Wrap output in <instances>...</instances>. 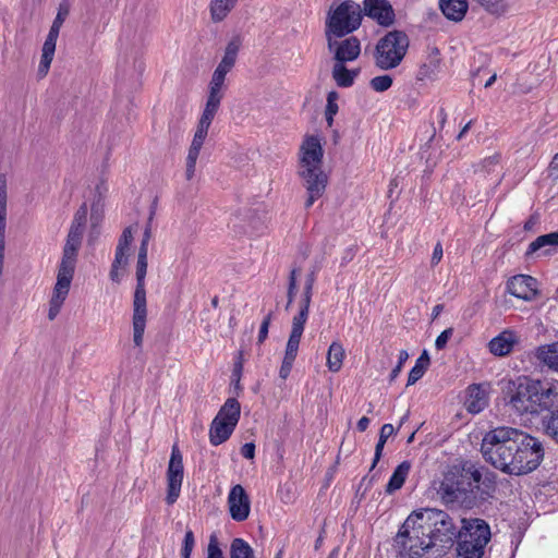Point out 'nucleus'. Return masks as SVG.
<instances>
[{
	"label": "nucleus",
	"mask_w": 558,
	"mask_h": 558,
	"mask_svg": "<svg viewBox=\"0 0 558 558\" xmlns=\"http://www.w3.org/2000/svg\"><path fill=\"white\" fill-rule=\"evenodd\" d=\"M481 451L484 459L496 469L514 475L535 471L545 456L544 445L538 438L508 426L487 432Z\"/></svg>",
	"instance_id": "nucleus-1"
},
{
	"label": "nucleus",
	"mask_w": 558,
	"mask_h": 558,
	"mask_svg": "<svg viewBox=\"0 0 558 558\" xmlns=\"http://www.w3.org/2000/svg\"><path fill=\"white\" fill-rule=\"evenodd\" d=\"M495 490V475L486 474L483 477L475 464L465 460L447 469L437 495L447 507L471 510L493 498Z\"/></svg>",
	"instance_id": "nucleus-2"
},
{
	"label": "nucleus",
	"mask_w": 558,
	"mask_h": 558,
	"mask_svg": "<svg viewBox=\"0 0 558 558\" xmlns=\"http://www.w3.org/2000/svg\"><path fill=\"white\" fill-rule=\"evenodd\" d=\"M490 537V526L484 519L463 518L458 532L457 557L482 558Z\"/></svg>",
	"instance_id": "nucleus-3"
},
{
	"label": "nucleus",
	"mask_w": 558,
	"mask_h": 558,
	"mask_svg": "<svg viewBox=\"0 0 558 558\" xmlns=\"http://www.w3.org/2000/svg\"><path fill=\"white\" fill-rule=\"evenodd\" d=\"M363 23L361 4L354 0L332 3L325 19V35L349 36L357 31Z\"/></svg>",
	"instance_id": "nucleus-4"
},
{
	"label": "nucleus",
	"mask_w": 558,
	"mask_h": 558,
	"mask_svg": "<svg viewBox=\"0 0 558 558\" xmlns=\"http://www.w3.org/2000/svg\"><path fill=\"white\" fill-rule=\"evenodd\" d=\"M147 274V252L138 250L136 263V287L133 298V342L135 347H142L147 319V300L145 290V277Z\"/></svg>",
	"instance_id": "nucleus-5"
},
{
	"label": "nucleus",
	"mask_w": 558,
	"mask_h": 558,
	"mask_svg": "<svg viewBox=\"0 0 558 558\" xmlns=\"http://www.w3.org/2000/svg\"><path fill=\"white\" fill-rule=\"evenodd\" d=\"M410 46L405 32L393 29L381 37L375 47V65L387 71L397 68L404 59Z\"/></svg>",
	"instance_id": "nucleus-6"
},
{
	"label": "nucleus",
	"mask_w": 558,
	"mask_h": 558,
	"mask_svg": "<svg viewBox=\"0 0 558 558\" xmlns=\"http://www.w3.org/2000/svg\"><path fill=\"white\" fill-rule=\"evenodd\" d=\"M537 379L526 376L509 380L504 389L505 400L517 412L524 414L536 412Z\"/></svg>",
	"instance_id": "nucleus-7"
},
{
	"label": "nucleus",
	"mask_w": 558,
	"mask_h": 558,
	"mask_svg": "<svg viewBox=\"0 0 558 558\" xmlns=\"http://www.w3.org/2000/svg\"><path fill=\"white\" fill-rule=\"evenodd\" d=\"M69 14L70 3L68 0H63L59 3L57 15L52 22V25L50 26L49 33L43 46L41 59L38 66V75L40 77L46 76L50 69L60 29Z\"/></svg>",
	"instance_id": "nucleus-8"
},
{
	"label": "nucleus",
	"mask_w": 558,
	"mask_h": 558,
	"mask_svg": "<svg viewBox=\"0 0 558 558\" xmlns=\"http://www.w3.org/2000/svg\"><path fill=\"white\" fill-rule=\"evenodd\" d=\"M536 412L539 415V424L549 420L551 414L558 411V380H538L536 393Z\"/></svg>",
	"instance_id": "nucleus-9"
},
{
	"label": "nucleus",
	"mask_w": 558,
	"mask_h": 558,
	"mask_svg": "<svg viewBox=\"0 0 558 558\" xmlns=\"http://www.w3.org/2000/svg\"><path fill=\"white\" fill-rule=\"evenodd\" d=\"M167 505H173L180 497L184 476L183 457L177 444L172 446L167 469Z\"/></svg>",
	"instance_id": "nucleus-10"
},
{
	"label": "nucleus",
	"mask_w": 558,
	"mask_h": 558,
	"mask_svg": "<svg viewBox=\"0 0 558 558\" xmlns=\"http://www.w3.org/2000/svg\"><path fill=\"white\" fill-rule=\"evenodd\" d=\"M298 175L302 180V185L307 193L304 207L308 209L324 195L328 184V175L322 167L298 169Z\"/></svg>",
	"instance_id": "nucleus-11"
},
{
	"label": "nucleus",
	"mask_w": 558,
	"mask_h": 558,
	"mask_svg": "<svg viewBox=\"0 0 558 558\" xmlns=\"http://www.w3.org/2000/svg\"><path fill=\"white\" fill-rule=\"evenodd\" d=\"M327 48L336 62L347 63L356 60L361 53V41L356 36L325 35Z\"/></svg>",
	"instance_id": "nucleus-12"
},
{
	"label": "nucleus",
	"mask_w": 558,
	"mask_h": 558,
	"mask_svg": "<svg viewBox=\"0 0 558 558\" xmlns=\"http://www.w3.org/2000/svg\"><path fill=\"white\" fill-rule=\"evenodd\" d=\"M83 235L82 233L69 230L57 276L73 279Z\"/></svg>",
	"instance_id": "nucleus-13"
},
{
	"label": "nucleus",
	"mask_w": 558,
	"mask_h": 558,
	"mask_svg": "<svg viewBox=\"0 0 558 558\" xmlns=\"http://www.w3.org/2000/svg\"><path fill=\"white\" fill-rule=\"evenodd\" d=\"M361 11L363 17L373 20L381 27L388 28L396 23V12L389 0H363Z\"/></svg>",
	"instance_id": "nucleus-14"
},
{
	"label": "nucleus",
	"mask_w": 558,
	"mask_h": 558,
	"mask_svg": "<svg viewBox=\"0 0 558 558\" xmlns=\"http://www.w3.org/2000/svg\"><path fill=\"white\" fill-rule=\"evenodd\" d=\"M324 149L320 140L315 135H307L300 146L298 169L319 168L323 165Z\"/></svg>",
	"instance_id": "nucleus-15"
},
{
	"label": "nucleus",
	"mask_w": 558,
	"mask_h": 558,
	"mask_svg": "<svg viewBox=\"0 0 558 558\" xmlns=\"http://www.w3.org/2000/svg\"><path fill=\"white\" fill-rule=\"evenodd\" d=\"M228 506L231 518L236 522L246 520L251 511V501L244 487L240 484L231 487L228 496Z\"/></svg>",
	"instance_id": "nucleus-16"
},
{
	"label": "nucleus",
	"mask_w": 558,
	"mask_h": 558,
	"mask_svg": "<svg viewBox=\"0 0 558 558\" xmlns=\"http://www.w3.org/2000/svg\"><path fill=\"white\" fill-rule=\"evenodd\" d=\"M537 280L529 275H517L507 281V291L521 300L531 301L537 295Z\"/></svg>",
	"instance_id": "nucleus-17"
},
{
	"label": "nucleus",
	"mask_w": 558,
	"mask_h": 558,
	"mask_svg": "<svg viewBox=\"0 0 558 558\" xmlns=\"http://www.w3.org/2000/svg\"><path fill=\"white\" fill-rule=\"evenodd\" d=\"M556 247H558V231L542 234L530 243L525 252V258L529 259L536 253H538V256L553 255Z\"/></svg>",
	"instance_id": "nucleus-18"
},
{
	"label": "nucleus",
	"mask_w": 558,
	"mask_h": 558,
	"mask_svg": "<svg viewBox=\"0 0 558 558\" xmlns=\"http://www.w3.org/2000/svg\"><path fill=\"white\" fill-rule=\"evenodd\" d=\"M71 282V279L57 276V282L49 302L48 318L50 320H53L59 314L61 306L69 294Z\"/></svg>",
	"instance_id": "nucleus-19"
},
{
	"label": "nucleus",
	"mask_w": 558,
	"mask_h": 558,
	"mask_svg": "<svg viewBox=\"0 0 558 558\" xmlns=\"http://www.w3.org/2000/svg\"><path fill=\"white\" fill-rule=\"evenodd\" d=\"M466 409L477 414L488 405L487 391L482 384H472L466 389Z\"/></svg>",
	"instance_id": "nucleus-20"
},
{
	"label": "nucleus",
	"mask_w": 558,
	"mask_h": 558,
	"mask_svg": "<svg viewBox=\"0 0 558 558\" xmlns=\"http://www.w3.org/2000/svg\"><path fill=\"white\" fill-rule=\"evenodd\" d=\"M515 343L517 339L514 332L505 330L489 341L488 348L492 354L506 356L511 353Z\"/></svg>",
	"instance_id": "nucleus-21"
},
{
	"label": "nucleus",
	"mask_w": 558,
	"mask_h": 558,
	"mask_svg": "<svg viewBox=\"0 0 558 558\" xmlns=\"http://www.w3.org/2000/svg\"><path fill=\"white\" fill-rule=\"evenodd\" d=\"M235 425L220 420V417H216L213 420L209 428V441L213 446H219L227 441L233 430L235 429Z\"/></svg>",
	"instance_id": "nucleus-22"
},
{
	"label": "nucleus",
	"mask_w": 558,
	"mask_h": 558,
	"mask_svg": "<svg viewBox=\"0 0 558 558\" xmlns=\"http://www.w3.org/2000/svg\"><path fill=\"white\" fill-rule=\"evenodd\" d=\"M439 9L450 21L461 22L469 9L468 0H439Z\"/></svg>",
	"instance_id": "nucleus-23"
},
{
	"label": "nucleus",
	"mask_w": 558,
	"mask_h": 558,
	"mask_svg": "<svg viewBox=\"0 0 558 558\" xmlns=\"http://www.w3.org/2000/svg\"><path fill=\"white\" fill-rule=\"evenodd\" d=\"M535 357L542 365L558 374V341L539 345Z\"/></svg>",
	"instance_id": "nucleus-24"
},
{
	"label": "nucleus",
	"mask_w": 558,
	"mask_h": 558,
	"mask_svg": "<svg viewBox=\"0 0 558 558\" xmlns=\"http://www.w3.org/2000/svg\"><path fill=\"white\" fill-rule=\"evenodd\" d=\"M360 72V68L348 69L345 63L335 62L331 74L332 78L339 87L348 88L354 84V81L359 76Z\"/></svg>",
	"instance_id": "nucleus-25"
},
{
	"label": "nucleus",
	"mask_w": 558,
	"mask_h": 558,
	"mask_svg": "<svg viewBox=\"0 0 558 558\" xmlns=\"http://www.w3.org/2000/svg\"><path fill=\"white\" fill-rule=\"evenodd\" d=\"M410 470L411 462L408 460H404L400 464H398L386 485V494L391 495L396 490H399L403 486Z\"/></svg>",
	"instance_id": "nucleus-26"
},
{
	"label": "nucleus",
	"mask_w": 558,
	"mask_h": 558,
	"mask_svg": "<svg viewBox=\"0 0 558 558\" xmlns=\"http://www.w3.org/2000/svg\"><path fill=\"white\" fill-rule=\"evenodd\" d=\"M239 0H210L209 12L214 23L222 22L235 8Z\"/></svg>",
	"instance_id": "nucleus-27"
},
{
	"label": "nucleus",
	"mask_w": 558,
	"mask_h": 558,
	"mask_svg": "<svg viewBox=\"0 0 558 558\" xmlns=\"http://www.w3.org/2000/svg\"><path fill=\"white\" fill-rule=\"evenodd\" d=\"M216 417H220V420L236 426L241 417V404L238 399L228 398L218 411Z\"/></svg>",
	"instance_id": "nucleus-28"
},
{
	"label": "nucleus",
	"mask_w": 558,
	"mask_h": 558,
	"mask_svg": "<svg viewBox=\"0 0 558 558\" xmlns=\"http://www.w3.org/2000/svg\"><path fill=\"white\" fill-rule=\"evenodd\" d=\"M440 68V58H439V50L437 48H434L432 50V53L428 56L427 61L424 62L416 74V78L418 81H423L426 78H433Z\"/></svg>",
	"instance_id": "nucleus-29"
},
{
	"label": "nucleus",
	"mask_w": 558,
	"mask_h": 558,
	"mask_svg": "<svg viewBox=\"0 0 558 558\" xmlns=\"http://www.w3.org/2000/svg\"><path fill=\"white\" fill-rule=\"evenodd\" d=\"M344 354L343 345L339 341H333L329 345L327 353V367L330 372L337 373L341 369Z\"/></svg>",
	"instance_id": "nucleus-30"
},
{
	"label": "nucleus",
	"mask_w": 558,
	"mask_h": 558,
	"mask_svg": "<svg viewBox=\"0 0 558 558\" xmlns=\"http://www.w3.org/2000/svg\"><path fill=\"white\" fill-rule=\"evenodd\" d=\"M429 364L430 359L428 352L424 350L422 354L417 357V360L415 361V365L411 368L409 373L407 386H412L417 380H420L424 376Z\"/></svg>",
	"instance_id": "nucleus-31"
},
{
	"label": "nucleus",
	"mask_w": 558,
	"mask_h": 558,
	"mask_svg": "<svg viewBox=\"0 0 558 558\" xmlns=\"http://www.w3.org/2000/svg\"><path fill=\"white\" fill-rule=\"evenodd\" d=\"M230 558H255V555L246 541L235 537L230 545Z\"/></svg>",
	"instance_id": "nucleus-32"
},
{
	"label": "nucleus",
	"mask_w": 558,
	"mask_h": 558,
	"mask_svg": "<svg viewBox=\"0 0 558 558\" xmlns=\"http://www.w3.org/2000/svg\"><path fill=\"white\" fill-rule=\"evenodd\" d=\"M242 46V38L240 35H234L230 41L227 44L225 49V54L221 59L222 62L234 66L238 58V53L240 51V48Z\"/></svg>",
	"instance_id": "nucleus-33"
},
{
	"label": "nucleus",
	"mask_w": 558,
	"mask_h": 558,
	"mask_svg": "<svg viewBox=\"0 0 558 558\" xmlns=\"http://www.w3.org/2000/svg\"><path fill=\"white\" fill-rule=\"evenodd\" d=\"M223 97V93H222V89L221 88H213V87H209V93H208V96H207V101H206V105H205V108H204V113H207L209 116H213L215 117L219 107H220V102H221V99Z\"/></svg>",
	"instance_id": "nucleus-34"
},
{
	"label": "nucleus",
	"mask_w": 558,
	"mask_h": 558,
	"mask_svg": "<svg viewBox=\"0 0 558 558\" xmlns=\"http://www.w3.org/2000/svg\"><path fill=\"white\" fill-rule=\"evenodd\" d=\"M427 508L414 510L404 521L402 525L412 529L414 532L418 529H424L427 523L426 517Z\"/></svg>",
	"instance_id": "nucleus-35"
},
{
	"label": "nucleus",
	"mask_w": 558,
	"mask_h": 558,
	"mask_svg": "<svg viewBox=\"0 0 558 558\" xmlns=\"http://www.w3.org/2000/svg\"><path fill=\"white\" fill-rule=\"evenodd\" d=\"M87 214H88L87 205H86V203H83L78 207L76 213L74 214V217H73V220H72V223L70 227V231H75V232L84 234L85 226H86V221H87Z\"/></svg>",
	"instance_id": "nucleus-36"
},
{
	"label": "nucleus",
	"mask_w": 558,
	"mask_h": 558,
	"mask_svg": "<svg viewBox=\"0 0 558 558\" xmlns=\"http://www.w3.org/2000/svg\"><path fill=\"white\" fill-rule=\"evenodd\" d=\"M301 338H302V335L292 332V331L290 332L287 344H286V350H284V355H283L284 359L295 361V359L298 356V352H299V345H300Z\"/></svg>",
	"instance_id": "nucleus-37"
},
{
	"label": "nucleus",
	"mask_w": 558,
	"mask_h": 558,
	"mask_svg": "<svg viewBox=\"0 0 558 558\" xmlns=\"http://www.w3.org/2000/svg\"><path fill=\"white\" fill-rule=\"evenodd\" d=\"M541 428L544 435L558 445V411L557 413L551 414L550 418L545 421Z\"/></svg>",
	"instance_id": "nucleus-38"
},
{
	"label": "nucleus",
	"mask_w": 558,
	"mask_h": 558,
	"mask_svg": "<svg viewBox=\"0 0 558 558\" xmlns=\"http://www.w3.org/2000/svg\"><path fill=\"white\" fill-rule=\"evenodd\" d=\"M393 83V78L391 75L385 74V75H378L373 77L369 81V86L373 90L377 93H384L388 90Z\"/></svg>",
	"instance_id": "nucleus-39"
},
{
	"label": "nucleus",
	"mask_w": 558,
	"mask_h": 558,
	"mask_svg": "<svg viewBox=\"0 0 558 558\" xmlns=\"http://www.w3.org/2000/svg\"><path fill=\"white\" fill-rule=\"evenodd\" d=\"M298 275H299V269L292 268L290 271V275H289V283H288V291H287L288 301H287L286 310H289V307L291 306V304L294 301V298L296 294V288H298V286H296Z\"/></svg>",
	"instance_id": "nucleus-40"
},
{
	"label": "nucleus",
	"mask_w": 558,
	"mask_h": 558,
	"mask_svg": "<svg viewBox=\"0 0 558 558\" xmlns=\"http://www.w3.org/2000/svg\"><path fill=\"white\" fill-rule=\"evenodd\" d=\"M308 313L310 312L305 311V308L299 310V313L292 319V328H291L292 332L303 335L304 327H305L306 320L308 318Z\"/></svg>",
	"instance_id": "nucleus-41"
},
{
	"label": "nucleus",
	"mask_w": 558,
	"mask_h": 558,
	"mask_svg": "<svg viewBox=\"0 0 558 558\" xmlns=\"http://www.w3.org/2000/svg\"><path fill=\"white\" fill-rule=\"evenodd\" d=\"M195 546V536L192 530H187L185 532L182 547H181V558H191L193 548Z\"/></svg>",
	"instance_id": "nucleus-42"
},
{
	"label": "nucleus",
	"mask_w": 558,
	"mask_h": 558,
	"mask_svg": "<svg viewBox=\"0 0 558 558\" xmlns=\"http://www.w3.org/2000/svg\"><path fill=\"white\" fill-rule=\"evenodd\" d=\"M214 118L215 117L203 112L194 136L197 138L205 140Z\"/></svg>",
	"instance_id": "nucleus-43"
},
{
	"label": "nucleus",
	"mask_w": 558,
	"mask_h": 558,
	"mask_svg": "<svg viewBox=\"0 0 558 558\" xmlns=\"http://www.w3.org/2000/svg\"><path fill=\"white\" fill-rule=\"evenodd\" d=\"M206 558H225L216 534L209 536Z\"/></svg>",
	"instance_id": "nucleus-44"
},
{
	"label": "nucleus",
	"mask_w": 558,
	"mask_h": 558,
	"mask_svg": "<svg viewBox=\"0 0 558 558\" xmlns=\"http://www.w3.org/2000/svg\"><path fill=\"white\" fill-rule=\"evenodd\" d=\"M339 98V94L336 90H331L327 94V105L325 109V114L336 116L339 107L337 100Z\"/></svg>",
	"instance_id": "nucleus-45"
},
{
	"label": "nucleus",
	"mask_w": 558,
	"mask_h": 558,
	"mask_svg": "<svg viewBox=\"0 0 558 558\" xmlns=\"http://www.w3.org/2000/svg\"><path fill=\"white\" fill-rule=\"evenodd\" d=\"M415 538H416V541H415V543H414V544H420V541H421V539H420V537H418V535H417V534L415 535ZM407 539L410 542L409 546H410L411 544H413V543H412V536L410 535V529H409V527H405L404 525H402V526L400 527L399 532H398V535H397V542H398L399 544H401L403 547H407V546H408V542H407Z\"/></svg>",
	"instance_id": "nucleus-46"
},
{
	"label": "nucleus",
	"mask_w": 558,
	"mask_h": 558,
	"mask_svg": "<svg viewBox=\"0 0 558 558\" xmlns=\"http://www.w3.org/2000/svg\"><path fill=\"white\" fill-rule=\"evenodd\" d=\"M272 313H268L264 318L259 327L257 343L262 344L268 337V330L271 323Z\"/></svg>",
	"instance_id": "nucleus-47"
},
{
	"label": "nucleus",
	"mask_w": 558,
	"mask_h": 558,
	"mask_svg": "<svg viewBox=\"0 0 558 558\" xmlns=\"http://www.w3.org/2000/svg\"><path fill=\"white\" fill-rule=\"evenodd\" d=\"M408 359H409V353L405 350H401L400 353H399L398 363L392 368V371H391V373L389 375V381L390 383L393 381L399 376V374L401 373L402 367H403V365H404V363L407 362Z\"/></svg>",
	"instance_id": "nucleus-48"
},
{
	"label": "nucleus",
	"mask_w": 558,
	"mask_h": 558,
	"mask_svg": "<svg viewBox=\"0 0 558 558\" xmlns=\"http://www.w3.org/2000/svg\"><path fill=\"white\" fill-rule=\"evenodd\" d=\"M500 154H494L489 157H486L481 162V168L483 171L490 172L494 170V167H496L500 162Z\"/></svg>",
	"instance_id": "nucleus-49"
},
{
	"label": "nucleus",
	"mask_w": 558,
	"mask_h": 558,
	"mask_svg": "<svg viewBox=\"0 0 558 558\" xmlns=\"http://www.w3.org/2000/svg\"><path fill=\"white\" fill-rule=\"evenodd\" d=\"M453 335V328H447L444 331L440 332V335L435 340V348L437 350H442L446 348L448 340Z\"/></svg>",
	"instance_id": "nucleus-50"
},
{
	"label": "nucleus",
	"mask_w": 558,
	"mask_h": 558,
	"mask_svg": "<svg viewBox=\"0 0 558 558\" xmlns=\"http://www.w3.org/2000/svg\"><path fill=\"white\" fill-rule=\"evenodd\" d=\"M133 240L131 228H125L119 238L117 248L129 251L131 242Z\"/></svg>",
	"instance_id": "nucleus-51"
},
{
	"label": "nucleus",
	"mask_w": 558,
	"mask_h": 558,
	"mask_svg": "<svg viewBox=\"0 0 558 558\" xmlns=\"http://www.w3.org/2000/svg\"><path fill=\"white\" fill-rule=\"evenodd\" d=\"M320 270V265L319 263H315L308 274L306 275L305 277V282H304V287H310V288H314V284H315V281H316V276L318 274V271Z\"/></svg>",
	"instance_id": "nucleus-52"
},
{
	"label": "nucleus",
	"mask_w": 558,
	"mask_h": 558,
	"mask_svg": "<svg viewBox=\"0 0 558 558\" xmlns=\"http://www.w3.org/2000/svg\"><path fill=\"white\" fill-rule=\"evenodd\" d=\"M312 296H313V288L304 287L302 298L300 301V308H305V311L310 312Z\"/></svg>",
	"instance_id": "nucleus-53"
},
{
	"label": "nucleus",
	"mask_w": 558,
	"mask_h": 558,
	"mask_svg": "<svg viewBox=\"0 0 558 558\" xmlns=\"http://www.w3.org/2000/svg\"><path fill=\"white\" fill-rule=\"evenodd\" d=\"M126 252L128 251L121 248H116L114 259L111 265L113 268H120L121 266H125L128 264Z\"/></svg>",
	"instance_id": "nucleus-54"
},
{
	"label": "nucleus",
	"mask_w": 558,
	"mask_h": 558,
	"mask_svg": "<svg viewBox=\"0 0 558 558\" xmlns=\"http://www.w3.org/2000/svg\"><path fill=\"white\" fill-rule=\"evenodd\" d=\"M243 371L242 352H239V357L233 364L231 374V381H240Z\"/></svg>",
	"instance_id": "nucleus-55"
},
{
	"label": "nucleus",
	"mask_w": 558,
	"mask_h": 558,
	"mask_svg": "<svg viewBox=\"0 0 558 558\" xmlns=\"http://www.w3.org/2000/svg\"><path fill=\"white\" fill-rule=\"evenodd\" d=\"M293 364H294V361L288 360L284 357L282 359V363H281V366L279 369V376L281 379L286 380L289 377V375L292 371Z\"/></svg>",
	"instance_id": "nucleus-56"
},
{
	"label": "nucleus",
	"mask_w": 558,
	"mask_h": 558,
	"mask_svg": "<svg viewBox=\"0 0 558 558\" xmlns=\"http://www.w3.org/2000/svg\"><path fill=\"white\" fill-rule=\"evenodd\" d=\"M255 444L254 442H246L244 444L240 451L243 458L247 460H252L255 457Z\"/></svg>",
	"instance_id": "nucleus-57"
},
{
	"label": "nucleus",
	"mask_w": 558,
	"mask_h": 558,
	"mask_svg": "<svg viewBox=\"0 0 558 558\" xmlns=\"http://www.w3.org/2000/svg\"><path fill=\"white\" fill-rule=\"evenodd\" d=\"M395 433H396V429L392 424H389V423L384 424L380 428L378 439L387 442V439L390 436H392Z\"/></svg>",
	"instance_id": "nucleus-58"
},
{
	"label": "nucleus",
	"mask_w": 558,
	"mask_h": 558,
	"mask_svg": "<svg viewBox=\"0 0 558 558\" xmlns=\"http://www.w3.org/2000/svg\"><path fill=\"white\" fill-rule=\"evenodd\" d=\"M385 444H386V441H383V440L378 439V441H377V444L375 446L374 459H373L369 472L376 466V464L380 460V458L383 456V450H384Z\"/></svg>",
	"instance_id": "nucleus-59"
},
{
	"label": "nucleus",
	"mask_w": 558,
	"mask_h": 558,
	"mask_svg": "<svg viewBox=\"0 0 558 558\" xmlns=\"http://www.w3.org/2000/svg\"><path fill=\"white\" fill-rule=\"evenodd\" d=\"M197 158L194 157H186V170H185V178L186 180H191L194 177L195 173V167H196Z\"/></svg>",
	"instance_id": "nucleus-60"
},
{
	"label": "nucleus",
	"mask_w": 558,
	"mask_h": 558,
	"mask_svg": "<svg viewBox=\"0 0 558 558\" xmlns=\"http://www.w3.org/2000/svg\"><path fill=\"white\" fill-rule=\"evenodd\" d=\"M375 476L376 475H372L368 477V475L364 476L362 480H361V483L359 485V488L356 490V494H360L362 487L364 486V489L363 492L361 493V498H363L365 496V493L368 488H371V486L373 485V482L375 480Z\"/></svg>",
	"instance_id": "nucleus-61"
},
{
	"label": "nucleus",
	"mask_w": 558,
	"mask_h": 558,
	"mask_svg": "<svg viewBox=\"0 0 558 558\" xmlns=\"http://www.w3.org/2000/svg\"><path fill=\"white\" fill-rule=\"evenodd\" d=\"M547 171H548V177L558 179V151L551 158V160L548 165Z\"/></svg>",
	"instance_id": "nucleus-62"
},
{
	"label": "nucleus",
	"mask_w": 558,
	"mask_h": 558,
	"mask_svg": "<svg viewBox=\"0 0 558 558\" xmlns=\"http://www.w3.org/2000/svg\"><path fill=\"white\" fill-rule=\"evenodd\" d=\"M150 238H151V230H150V226L148 225L144 230L143 239L141 241V245H140L138 250L144 248V252H148V242H149Z\"/></svg>",
	"instance_id": "nucleus-63"
},
{
	"label": "nucleus",
	"mask_w": 558,
	"mask_h": 558,
	"mask_svg": "<svg viewBox=\"0 0 558 558\" xmlns=\"http://www.w3.org/2000/svg\"><path fill=\"white\" fill-rule=\"evenodd\" d=\"M225 80H226V76L223 75H219L217 73H213V76H211V80L209 82V87H217V88H221L223 87V84H225Z\"/></svg>",
	"instance_id": "nucleus-64"
}]
</instances>
